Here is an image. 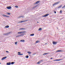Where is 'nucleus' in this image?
I'll return each mask as SVG.
<instances>
[{"label": "nucleus", "instance_id": "nucleus-30", "mask_svg": "<svg viewBox=\"0 0 65 65\" xmlns=\"http://www.w3.org/2000/svg\"><path fill=\"white\" fill-rule=\"evenodd\" d=\"M15 7H16V8H18V7H19L17 6H15Z\"/></svg>", "mask_w": 65, "mask_h": 65}, {"label": "nucleus", "instance_id": "nucleus-3", "mask_svg": "<svg viewBox=\"0 0 65 65\" xmlns=\"http://www.w3.org/2000/svg\"><path fill=\"white\" fill-rule=\"evenodd\" d=\"M24 18V16H20L18 17V19H20V18Z\"/></svg>", "mask_w": 65, "mask_h": 65}, {"label": "nucleus", "instance_id": "nucleus-1", "mask_svg": "<svg viewBox=\"0 0 65 65\" xmlns=\"http://www.w3.org/2000/svg\"><path fill=\"white\" fill-rule=\"evenodd\" d=\"M25 35V34H22L19 35H17L16 36V37H20V36H23Z\"/></svg>", "mask_w": 65, "mask_h": 65}, {"label": "nucleus", "instance_id": "nucleus-37", "mask_svg": "<svg viewBox=\"0 0 65 65\" xmlns=\"http://www.w3.org/2000/svg\"><path fill=\"white\" fill-rule=\"evenodd\" d=\"M37 7V5H36V6H35V8H36V7Z\"/></svg>", "mask_w": 65, "mask_h": 65}, {"label": "nucleus", "instance_id": "nucleus-39", "mask_svg": "<svg viewBox=\"0 0 65 65\" xmlns=\"http://www.w3.org/2000/svg\"><path fill=\"white\" fill-rule=\"evenodd\" d=\"M35 8V7H33V8H33V9H34V8Z\"/></svg>", "mask_w": 65, "mask_h": 65}, {"label": "nucleus", "instance_id": "nucleus-41", "mask_svg": "<svg viewBox=\"0 0 65 65\" xmlns=\"http://www.w3.org/2000/svg\"><path fill=\"white\" fill-rule=\"evenodd\" d=\"M39 62L40 63H41V61H39Z\"/></svg>", "mask_w": 65, "mask_h": 65}, {"label": "nucleus", "instance_id": "nucleus-38", "mask_svg": "<svg viewBox=\"0 0 65 65\" xmlns=\"http://www.w3.org/2000/svg\"><path fill=\"white\" fill-rule=\"evenodd\" d=\"M6 53H9V52L7 51H6Z\"/></svg>", "mask_w": 65, "mask_h": 65}, {"label": "nucleus", "instance_id": "nucleus-13", "mask_svg": "<svg viewBox=\"0 0 65 65\" xmlns=\"http://www.w3.org/2000/svg\"><path fill=\"white\" fill-rule=\"evenodd\" d=\"M62 52V51L61 50H58L56 52Z\"/></svg>", "mask_w": 65, "mask_h": 65}, {"label": "nucleus", "instance_id": "nucleus-14", "mask_svg": "<svg viewBox=\"0 0 65 65\" xmlns=\"http://www.w3.org/2000/svg\"><path fill=\"white\" fill-rule=\"evenodd\" d=\"M20 41L21 42H25V40H20Z\"/></svg>", "mask_w": 65, "mask_h": 65}, {"label": "nucleus", "instance_id": "nucleus-25", "mask_svg": "<svg viewBox=\"0 0 65 65\" xmlns=\"http://www.w3.org/2000/svg\"><path fill=\"white\" fill-rule=\"evenodd\" d=\"M7 14H8V15H10V13H7Z\"/></svg>", "mask_w": 65, "mask_h": 65}, {"label": "nucleus", "instance_id": "nucleus-7", "mask_svg": "<svg viewBox=\"0 0 65 65\" xmlns=\"http://www.w3.org/2000/svg\"><path fill=\"white\" fill-rule=\"evenodd\" d=\"M59 3V2H57L55 3L53 5V6H54V5H56V4H58Z\"/></svg>", "mask_w": 65, "mask_h": 65}, {"label": "nucleus", "instance_id": "nucleus-6", "mask_svg": "<svg viewBox=\"0 0 65 65\" xmlns=\"http://www.w3.org/2000/svg\"><path fill=\"white\" fill-rule=\"evenodd\" d=\"M7 9H10L11 8V6H8L7 7Z\"/></svg>", "mask_w": 65, "mask_h": 65}, {"label": "nucleus", "instance_id": "nucleus-22", "mask_svg": "<svg viewBox=\"0 0 65 65\" xmlns=\"http://www.w3.org/2000/svg\"><path fill=\"white\" fill-rule=\"evenodd\" d=\"M14 62H12L11 63V64L12 65L13 64H14Z\"/></svg>", "mask_w": 65, "mask_h": 65}, {"label": "nucleus", "instance_id": "nucleus-20", "mask_svg": "<svg viewBox=\"0 0 65 65\" xmlns=\"http://www.w3.org/2000/svg\"><path fill=\"white\" fill-rule=\"evenodd\" d=\"M62 6V5H61L60 6H59L58 7V8H61Z\"/></svg>", "mask_w": 65, "mask_h": 65}, {"label": "nucleus", "instance_id": "nucleus-35", "mask_svg": "<svg viewBox=\"0 0 65 65\" xmlns=\"http://www.w3.org/2000/svg\"><path fill=\"white\" fill-rule=\"evenodd\" d=\"M36 53H35L33 54V55H36Z\"/></svg>", "mask_w": 65, "mask_h": 65}, {"label": "nucleus", "instance_id": "nucleus-8", "mask_svg": "<svg viewBox=\"0 0 65 65\" xmlns=\"http://www.w3.org/2000/svg\"><path fill=\"white\" fill-rule=\"evenodd\" d=\"M27 21H28V20H25L20 21V22L21 23H23V22H26Z\"/></svg>", "mask_w": 65, "mask_h": 65}, {"label": "nucleus", "instance_id": "nucleus-19", "mask_svg": "<svg viewBox=\"0 0 65 65\" xmlns=\"http://www.w3.org/2000/svg\"><path fill=\"white\" fill-rule=\"evenodd\" d=\"M9 26L8 25H7L5 26V28H9Z\"/></svg>", "mask_w": 65, "mask_h": 65}, {"label": "nucleus", "instance_id": "nucleus-46", "mask_svg": "<svg viewBox=\"0 0 65 65\" xmlns=\"http://www.w3.org/2000/svg\"><path fill=\"white\" fill-rule=\"evenodd\" d=\"M63 18H61V19H63Z\"/></svg>", "mask_w": 65, "mask_h": 65}, {"label": "nucleus", "instance_id": "nucleus-49", "mask_svg": "<svg viewBox=\"0 0 65 65\" xmlns=\"http://www.w3.org/2000/svg\"><path fill=\"white\" fill-rule=\"evenodd\" d=\"M1 64V63H0V64Z\"/></svg>", "mask_w": 65, "mask_h": 65}, {"label": "nucleus", "instance_id": "nucleus-29", "mask_svg": "<svg viewBox=\"0 0 65 65\" xmlns=\"http://www.w3.org/2000/svg\"><path fill=\"white\" fill-rule=\"evenodd\" d=\"M18 55H23V54H18Z\"/></svg>", "mask_w": 65, "mask_h": 65}, {"label": "nucleus", "instance_id": "nucleus-4", "mask_svg": "<svg viewBox=\"0 0 65 65\" xmlns=\"http://www.w3.org/2000/svg\"><path fill=\"white\" fill-rule=\"evenodd\" d=\"M11 33V32H9V33H8L6 34H3L4 35H8V34Z\"/></svg>", "mask_w": 65, "mask_h": 65}, {"label": "nucleus", "instance_id": "nucleus-42", "mask_svg": "<svg viewBox=\"0 0 65 65\" xmlns=\"http://www.w3.org/2000/svg\"><path fill=\"white\" fill-rule=\"evenodd\" d=\"M51 59H53V58H52V57L51 58Z\"/></svg>", "mask_w": 65, "mask_h": 65}, {"label": "nucleus", "instance_id": "nucleus-12", "mask_svg": "<svg viewBox=\"0 0 65 65\" xmlns=\"http://www.w3.org/2000/svg\"><path fill=\"white\" fill-rule=\"evenodd\" d=\"M11 64V62H7V65H10Z\"/></svg>", "mask_w": 65, "mask_h": 65}, {"label": "nucleus", "instance_id": "nucleus-47", "mask_svg": "<svg viewBox=\"0 0 65 65\" xmlns=\"http://www.w3.org/2000/svg\"><path fill=\"white\" fill-rule=\"evenodd\" d=\"M54 61H56V60H54Z\"/></svg>", "mask_w": 65, "mask_h": 65}, {"label": "nucleus", "instance_id": "nucleus-17", "mask_svg": "<svg viewBox=\"0 0 65 65\" xmlns=\"http://www.w3.org/2000/svg\"><path fill=\"white\" fill-rule=\"evenodd\" d=\"M27 53H28V54H31V53H31V52H30L29 51H28V52H27Z\"/></svg>", "mask_w": 65, "mask_h": 65}, {"label": "nucleus", "instance_id": "nucleus-2", "mask_svg": "<svg viewBox=\"0 0 65 65\" xmlns=\"http://www.w3.org/2000/svg\"><path fill=\"white\" fill-rule=\"evenodd\" d=\"M26 33V31H20L19 32H18V34H22V33Z\"/></svg>", "mask_w": 65, "mask_h": 65}, {"label": "nucleus", "instance_id": "nucleus-21", "mask_svg": "<svg viewBox=\"0 0 65 65\" xmlns=\"http://www.w3.org/2000/svg\"><path fill=\"white\" fill-rule=\"evenodd\" d=\"M42 28H39V31H41V30H42Z\"/></svg>", "mask_w": 65, "mask_h": 65}, {"label": "nucleus", "instance_id": "nucleus-33", "mask_svg": "<svg viewBox=\"0 0 65 65\" xmlns=\"http://www.w3.org/2000/svg\"><path fill=\"white\" fill-rule=\"evenodd\" d=\"M60 13H62V10H61L60 11Z\"/></svg>", "mask_w": 65, "mask_h": 65}, {"label": "nucleus", "instance_id": "nucleus-11", "mask_svg": "<svg viewBox=\"0 0 65 65\" xmlns=\"http://www.w3.org/2000/svg\"><path fill=\"white\" fill-rule=\"evenodd\" d=\"M53 44H56L57 43V42H55V41H53Z\"/></svg>", "mask_w": 65, "mask_h": 65}, {"label": "nucleus", "instance_id": "nucleus-28", "mask_svg": "<svg viewBox=\"0 0 65 65\" xmlns=\"http://www.w3.org/2000/svg\"><path fill=\"white\" fill-rule=\"evenodd\" d=\"M37 64H40V62H39V61L37 63Z\"/></svg>", "mask_w": 65, "mask_h": 65}, {"label": "nucleus", "instance_id": "nucleus-48", "mask_svg": "<svg viewBox=\"0 0 65 65\" xmlns=\"http://www.w3.org/2000/svg\"><path fill=\"white\" fill-rule=\"evenodd\" d=\"M57 29H58V28L57 27Z\"/></svg>", "mask_w": 65, "mask_h": 65}, {"label": "nucleus", "instance_id": "nucleus-34", "mask_svg": "<svg viewBox=\"0 0 65 65\" xmlns=\"http://www.w3.org/2000/svg\"><path fill=\"white\" fill-rule=\"evenodd\" d=\"M15 44H17V42H15Z\"/></svg>", "mask_w": 65, "mask_h": 65}, {"label": "nucleus", "instance_id": "nucleus-10", "mask_svg": "<svg viewBox=\"0 0 65 65\" xmlns=\"http://www.w3.org/2000/svg\"><path fill=\"white\" fill-rule=\"evenodd\" d=\"M49 15V14H46L43 16V17H47L48 15Z\"/></svg>", "mask_w": 65, "mask_h": 65}, {"label": "nucleus", "instance_id": "nucleus-9", "mask_svg": "<svg viewBox=\"0 0 65 65\" xmlns=\"http://www.w3.org/2000/svg\"><path fill=\"white\" fill-rule=\"evenodd\" d=\"M6 58H7L6 56H5L4 57H3L2 59V60H4V59H5Z\"/></svg>", "mask_w": 65, "mask_h": 65}, {"label": "nucleus", "instance_id": "nucleus-45", "mask_svg": "<svg viewBox=\"0 0 65 65\" xmlns=\"http://www.w3.org/2000/svg\"><path fill=\"white\" fill-rule=\"evenodd\" d=\"M37 23H39V22H37Z\"/></svg>", "mask_w": 65, "mask_h": 65}, {"label": "nucleus", "instance_id": "nucleus-18", "mask_svg": "<svg viewBox=\"0 0 65 65\" xmlns=\"http://www.w3.org/2000/svg\"><path fill=\"white\" fill-rule=\"evenodd\" d=\"M39 2H40V1H37L36 2V4H38V3H39Z\"/></svg>", "mask_w": 65, "mask_h": 65}, {"label": "nucleus", "instance_id": "nucleus-32", "mask_svg": "<svg viewBox=\"0 0 65 65\" xmlns=\"http://www.w3.org/2000/svg\"><path fill=\"white\" fill-rule=\"evenodd\" d=\"M18 54H21V53L20 52H18Z\"/></svg>", "mask_w": 65, "mask_h": 65}, {"label": "nucleus", "instance_id": "nucleus-16", "mask_svg": "<svg viewBox=\"0 0 65 65\" xmlns=\"http://www.w3.org/2000/svg\"><path fill=\"white\" fill-rule=\"evenodd\" d=\"M48 54H49V53H45L43 54V55H47Z\"/></svg>", "mask_w": 65, "mask_h": 65}, {"label": "nucleus", "instance_id": "nucleus-31", "mask_svg": "<svg viewBox=\"0 0 65 65\" xmlns=\"http://www.w3.org/2000/svg\"><path fill=\"white\" fill-rule=\"evenodd\" d=\"M65 5L62 7V9L63 8H65Z\"/></svg>", "mask_w": 65, "mask_h": 65}, {"label": "nucleus", "instance_id": "nucleus-40", "mask_svg": "<svg viewBox=\"0 0 65 65\" xmlns=\"http://www.w3.org/2000/svg\"><path fill=\"white\" fill-rule=\"evenodd\" d=\"M55 13H56V11H55L54 12Z\"/></svg>", "mask_w": 65, "mask_h": 65}, {"label": "nucleus", "instance_id": "nucleus-23", "mask_svg": "<svg viewBox=\"0 0 65 65\" xmlns=\"http://www.w3.org/2000/svg\"><path fill=\"white\" fill-rule=\"evenodd\" d=\"M34 34H32L30 35V36H34Z\"/></svg>", "mask_w": 65, "mask_h": 65}, {"label": "nucleus", "instance_id": "nucleus-43", "mask_svg": "<svg viewBox=\"0 0 65 65\" xmlns=\"http://www.w3.org/2000/svg\"><path fill=\"white\" fill-rule=\"evenodd\" d=\"M3 23H5V21H3Z\"/></svg>", "mask_w": 65, "mask_h": 65}, {"label": "nucleus", "instance_id": "nucleus-36", "mask_svg": "<svg viewBox=\"0 0 65 65\" xmlns=\"http://www.w3.org/2000/svg\"><path fill=\"white\" fill-rule=\"evenodd\" d=\"M40 62H42V61H43V60H40Z\"/></svg>", "mask_w": 65, "mask_h": 65}, {"label": "nucleus", "instance_id": "nucleus-5", "mask_svg": "<svg viewBox=\"0 0 65 65\" xmlns=\"http://www.w3.org/2000/svg\"><path fill=\"white\" fill-rule=\"evenodd\" d=\"M3 17H6V18H9V16H7V15H5L3 14Z\"/></svg>", "mask_w": 65, "mask_h": 65}, {"label": "nucleus", "instance_id": "nucleus-26", "mask_svg": "<svg viewBox=\"0 0 65 65\" xmlns=\"http://www.w3.org/2000/svg\"><path fill=\"white\" fill-rule=\"evenodd\" d=\"M29 58V56L27 55L26 56V58Z\"/></svg>", "mask_w": 65, "mask_h": 65}, {"label": "nucleus", "instance_id": "nucleus-24", "mask_svg": "<svg viewBox=\"0 0 65 65\" xmlns=\"http://www.w3.org/2000/svg\"><path fill=\"white\" fill-rule=\"evenodd\" d=\"M36 43H39L40 42V41H37L36 42Z\"/></svg>", "mask_w": 65, "mask_h": 65}, {"label": "nucleus", "instance_id": "nucleus-15", "mask_svg": "<svg viewBox=\"0 0 65 65\" xmlns=\"http://www.w3.org/2000/svg\"><path fill=\"white\" fill-rule=\"evenodd\" d=\"M25 28H21L19 29V30H25Z\"/></svg>", "mask_w": 65, "mask_h": 65}, {"label": "nucleus", "instance_id": "nucleus-44", "mask_svg": "<svg viewBox=\"0 0 65 65\" xmlns=\"http://www.w3.org/2000/svg\"><path fill=\"white\" fill-rule=\"evenodd\" d=\"M45 45L46 44H47V43H45Z\"/></svg>", "mask_w": 65, "mask_h": 65}, {"label": "nucleus", "instance_id": "nucleus-27", "mask_svg": "<svg viewBox=\"0 0 65 65\" xmlns=\"http://www.w3.org/2000/svg\"><path fill=\"white\" fill-rule=\"evenodd\" d=\"M60 60H61V59H56V61H60Z\"/></svg>", "mask_w": 65, "mask_h": 65}]
</instances>
